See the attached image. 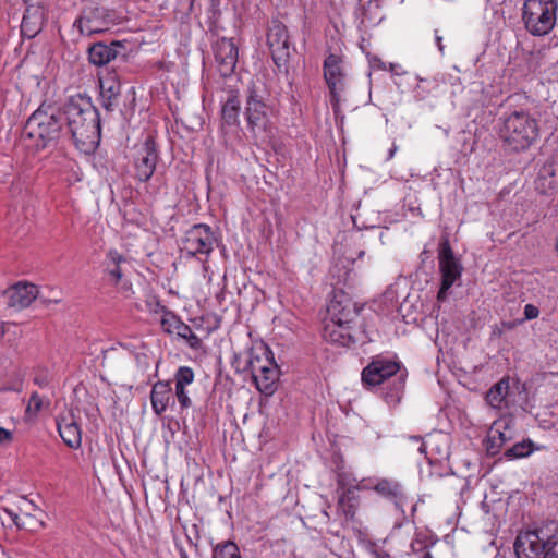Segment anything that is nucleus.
Returning a JSON list of instances; mask_svg holds the SVG:
<instances>
[{
    "mask_svg": "<svg viewBox=\"0 0 558 558\" xmlns=\"http://www.w3.org/2000/svg\"><path fill=\"white\" fill-rule=\"evenodd\" d=\"M557 0H525L523 21L526 29L534 36L548 34L556 23Z\"/></svg>",
    "mask_w": 558,
    "mask_h": 558,
    "instance_id": "6",
    "label": "nucleus"
},
{
    "mask_svg": "<svg viewBox=\"0 0 558 558\" xmlns=\"http://www.w3.org/2000/svg\"><path fill=\"white\" fill-rule=\"evenodd\" d=\"M267 43L276 66L279 71L287 72L288 62L294 48L290 44L286 25L279 20L271 21L267 33Z\"/></svg>",
    "mask_w": 558,
    "mask_h": 558,
    "instance_id": "8",
    "label": "nucleus"
},
{
    "mask_svg": "<svg viewBox=\"0 0 558 558\" xmlns=\"http://www.w3.org/2000/svg\"><path fill=\"white\" fill-rule=\"evenodd\" d=\"M109 276L118 283L122 278V270L119 265L113 266V268L109 269Z\"/></svg>",
    "mask_w": 558,
    "mask_h": 558,
    "instance_id": "41",
    "label": "nucleus"
},
{
    "mask_svg": "<svg viewBox=\"0 0 558 558\" xmlns=\"http://www.w3.org/2000/svg\"><path fill=\"white\" fill-rule=\"evenodd\" d=\"M179 551H180V557H181V558H189V556H187L186 551H185L183 548H181V547H180V548H179Z\"/></svg>",
    "mask_w": 558,
    "mask_h": 558,
    "instance_id": "49",
    "label": "nucleus"
},
{
    "mask_svg": "<svg viewBox=\"0 0 558 558\" xmlns=\"http://www.w3.org/2000/svg\"><path fill=\"white\" fill-rule=\"evenodd\" d=\"M399 371L400 364L398 362L383 356H375L363 368L361 379L365 387H375L397 375Z\"/></svg>",
    "mask_w": 558,
    "mask_h": 558,
    "instance_id": "13",
    "label": "nucleus"
},
{
    "mask_svg": "<svg viewBox=\"0 0 558 558\" xmlns=\"http://www.w3.org/2000/svg\"><path fill=\"white\" fill-rule=\"evenodd\" d=\"M214 54L217 69L221 76L228 77L234 73L239 50L232 39L220 38L214 45Z\"/></svg>",
    "mask_w": 558,
    "mask_h": 558,
    "instance_id": "16",
    "label": "nucleus"
},
{
    "mask_svg": "<svg viewBox=\"0 0 558 558\" xmlns=\"http://www.w3.org/2000/svg\"><path fill=\"white\" fill-rule=\"evenodd\" d=\"M150 401L154 412L161 415L170 404H174L172 388L169 381H157L150 392Z\"/></svg>",
    "mask_w": 558,
    "mask_h": 558,
    "instance_id": "22",
    "label": "nucleus"
},
{
    "mask_svg": "<svg viewBox=\"0 0 558 558\" xmlns=\"http://www.w3.org/2000/svg\"><path fill=\"white\" fill-rule=\"evenodd\" d=\"M538 315H539V310L535 305H533V304L525 305L523 320H531V319L537 318Z\"/></svg>",
    "mask_w": 558,
    "mask_h": 558,
    "instance_id": "37",
    "label": "nucleus"
},
{
    "mask_svg": "<svg viewBox=\"0 0 558 558\" xmlns=\"http://www.w3.org/2000/svg\"><path fill=\"white\" fill-rule=\"evenodd\" d=\"M438 258L441 272V287L438 291L437 299L444 301L447 296V291L452 287L454 281L460 278L462 266L454 257L453 251L447 240L440 244Z\"/></svg>",
    "mask_w": 558,
    "mask_h": 558,
    "instance_id": "11",
    "label": "nucleus"
},
{
    "mask_svg": "<svg viewBox=\"0 0 558 558\" xmlns=\"http://www.w3.org/2000/svg\"><path fill=\"white\" fill-rule=\"evenodd\" d=\"M118 48H121L118 41H112L110 45L96 43L88 48V59L97 66L106 65L117 58Z\"/></svg>",
    "mask_w": 558,
    "mask_h": 558,
    "instance_id": "23",
    "label": "nucleus"
},
{
    "mask_svg": "<svg viewBox=\"0 0 558 558\" xmlns=\"http://www.w3.org/2000/svg\"><path fill=\"white\" fill-rule=\"evenodd\" d=\"M5 512L8 513V515L11 518V520L14 522V524L17 526V523L21 522V517L22 514H17L15 513L14 511L12 510H8L5 509Z\"/></svg>",
    "mask_w": 558,
    "mask_h": 558,
    "instance_id": "46",
    "label": "nucleus"
},
{
    "mask_svg": "<svg viewBox=\"0 0 558 558\" xmlns=\"http://www.w3.org/2000/svg\"><path fill=\"white\" fill-rule=\"evenodd\" d=\"M380 496L391 500L396 506H402L405 500V494L400 483L392 480L383 478L374 487Z\"/></svg>",
    "mask_w": 558,
    "mask_h": 558,
    "instance_id": "26",
    "label": "nucleus"
},
{
    "mask_svg": "<svg viewBox=\"0 0 558 558\" xmlns=\"http://www.w3.org/2000/svg\"><path fill=\"white\" fill-rule=\"evenodd\" d=\"M180 322L181 320L173 313L168 311L162 315L160 324L163 331L173 333L177 332Z\"/></svg>",
    "mask_w": 558,
    "mask_h": 558,
    "instance_id": "34",
    "label": "nucleus"
},
{
    "mask_svg": "<svg viewBox=\"0 0 558 558\" xmlns=\"http://www.w3.org/2000/svg\"><path fill=\"white\" fill-rule=\"evenodd\" d=\"M425 450H426V446L423 444V445L420 447V452H421V453H425Z\"/></svg>",
    "mask_w": 558,
    "mask_h": 558,
    "instance_id": "51",
    "label": "nucleus"
},
{
    "mask_svg": "<svg viewBox=\"0 0 558 558\" xmlns=\"http://www.w3.org/2000/svg\"><path fill=\"white\" fill-rule=\"evenodd\" d=\"M534 184L539 194L553 195L558 192V155L551 156L543 163Z\"/></svg>",
    "mask_w": 558,
    "mask_h": 558,
    "instance_id": "17",
    "label": "nucleus"
},
{
    "mask_svg": "<svg viewBox=\"0 0 558 558\" xmlns=\"http://www.w3.org/2000/svg\"><path fill=\"white\" fill-rule=\"evenodd\" d=\"M435 40H436V44H437V47H438V50L444 53V45H442V37L438 35V32L435 31Z\"/></svg>",
    "mask_w": 558,
    "mask_h": 558,
    "instance_id": "47",
    "label": "nucleus"
},
{
    "mask_svg": "<svg viewBox=\"0 0 558 558\" xmlns=\"http://www.w3.org/2000/svg\"><path fill=\"white\" fill-rule=\"evenodd\" d=\"M558 545V524L549 521L532 531L520 533L514 543L518 558H546Z\"/></svg>",
    "mask_w": 558,
    "mask_h": 558,
    "instance_id": "3",
    "label": "nucleus"
},
{
    "mask_svg": "<svg viewBox=\"0 0 558 558\" xmlns=\"http://www.w3.org/2000/svg\"><path fill=\"white\" fill-rule=\"evenodd\" d=\"M214 558H241V555L234 543L226 542L215 547Z\"/></svg>",
    "mask_w": 558,
    "mask_h": 558,
    "instance_id": "31",
    "label": "nucleus"
},
{
    "mask_svg": "<svg viewBox=\"0 0 558 558\" xmlns=\"http://www.w3.org/2000/svg\"><path fill=\"white\" fill-rule=\"evenodd\" d=\"M113 12L100 5H86L80 16L75 20L76 26L82 35L90 36L108 29L113 23Z\"/></svg>",
    "mask_w": 558,
    "mask_h": 558,
    "instance_id": "9",
    "label": "nucleus"
},
{
    "mask_svg": "<svg viewBox=\"0 0 558 558\" xmlns=\"http://www.w3.org/2000/svg\"><path fill=\"white\" fill-rule=\"evenodd\" d=\"M12 439V433L0 426V445L10 444Z\"/></svg>",
    "mask_w": 558,
    "mask_h": 558,
    "instance_id": "40",
    "label": "nucleus"
},
{
    "mask_svg": "<svg viewBox=\"0 0 558 558\" xmlns=\"http://www.w3.org/2000/svg\"><path fill=\"white\" fill-rule=\"evenodd\" d=\"M121 93V84L116 76L108 75L100 78V96L102 106L107 111L113 110Z\"/></svg>",
    "mask_w": 558,
    "mask_h": 558,
    "instance_id": "24",
    "label": "nucleus"
},
{
    "mask_svg": "<svg viewBox=\"0 0 558 558\" xmlns=\"http://www.w3.org/2000/svg\"><path fill=\"white\" fill-rule=\"evenodd\" d=\"M397 149H398V146L396 144H393L392 147L389 150L388 159H391L395 156Z\"/></svg>",
    "mask_w": 558,
    "mask_h": 558,
    "instance_id": "48",
    "label": "nucleus"
},
{
    "mask_svg": "<svg viewBox=\"0 0 558 558\" xmlns=\"http://www.w3.org/2000/svg\"><path fill=\"white\" fill-rule=\"evenodd\" d=\"M247 368L260 392L267 396L275 392L279 379V367L269 348H263L262 352L260 350L252 351L247 360Z\"/></svg>",
    "mask_w": 558,
    "mask_h": 558,
    "instance_id": "5",
    "label": "nucleus"
},
{
    "mask_svg": "<svg viewBox=\"0 0 558 558\" xmlns=\"http://www.w3.org/2000/svg\"><path fill=\"white\" fill-rule=\"evenodd\" d=\"M193 332L192 328L184 324L183 322H180L179 326H178V329H177V335L183 339L185 338H189V336Z\"/></svg>",
    "mask_w": 558,
    "mask_h": 558,
    "instance_id": "38",
    "label": "nucleus"
},
{
    "mask_svg": "<svg viewBox=\"0 0 558 558\" xmlns=\"http://www.w3.org/2000/svg\"><path fill=\"white\" fill-rule=\"evenodd\" d=\"M359 507V499L352 489L343 492L338 500V509L348 519H353Z\"/></svg>",
    "mask_w": 558,
    "mask_h": 558,
    "instance_id": "29",
    "label": "nucleus"
},
{
    "mask_svg": "<svg viewBox=\"0 0 558 558\" xmlns=\"http://www.w3.org/2000/svg\"><path fill=\"white\" fill-rule=\"evenodd\" d=\"M108 259L113 264V266L119 265L124 262V257L118 251H110L107 255Z\"/></svg>",
    "mask_w": 558,
    "mask_h": 558,
    "instance_id": "39",
    "label": "nucleus"
},
{
    "mask_svg": "<svg viewBox=\"0 0 558 558\" xmlns=\"http://www.w3.org/2000/svg\"><path fill=\"white\" fill-rule=\"evenodd\" d=\"M194 380V372L191 367L181 366L174 375L175 387H186Z\"/></svg>",
    "mask_w": 558,
    "mask_h": 558,
    "instance_id": "33",
    "label": "nucleus"
},
{
    "mask_svg": "<svg viewBox=\"0 0 558 558\" xmlns=\"http://www.w3.org/2000/svg\"><path fill=\"white\" fill-rule=\"evenodd\" d=\"M62 114L76 148L84 154L93 153L100 142V119L90 99L71 98Z\"/></svg>",
    "mask_w": 558,
    "mask_h": 558,
    "instance_id": "1",
    "label": "nucleus"
},
{
    "mask_svg": "<svg viewBox=\"0 0 558 558\" xmlns=\"http://www.w3.org/2000/svg\"><path fill=\"white\" fill-rule=\"evenodd\" d=\"M63 129V114L52 106L41 105L27 119L24 134L35 141L37 148L57 143Z\"/></svg>",
    "mask_w": 558,
    "mask_h": 558,
    "instance_id": "2",
    "label": "nucleus"
},
{
    "mask_svg": "<svg viewBox=\"0 0 558 558\" xmlns=\"http://www.w3.org/2000/svg\"><path fill=\"white\" fill-rule=\"evenodd\" d=\"M43 25V11L39 8L29 7L26 9L22 24L21 32L24 36L29 38L34 37L41 29Z\"/></svg>",
    "mask_w": 558,
    "mask_h": 558,
    "instance_id": "27",
    "label": "nucleus"
},
{
    "mask_svg": "<svg viewBox=\"0 0 558 558\" xmlns=\"http://www.w3.org/2000/svg\"><path fill=\"white\" fill-rule=\"evenodd\" d=\"M534 450V444L531 440H523L514 444L511 448L506 450L505 457L508 459H519L531 454Z\"/></svg>",
    "mask_w": 558,
    "mask_h": 558,
    "instance_id": "30",
    "label": "nucleus"
},
{
    "mask_svg": "<svg viewBox=\"0 0 558 558\" xmlns=\"http://www.w3.org/2000/svg\"><path fill=\"white\" fill-rule=\"evenodd\" d=\"M507 328L511 329L513 328L514 324L513 323H507V324H504Z\"/></svg>",
    "mask_w": 558,
    "mask_h": 558,
    "instance_id": "52",
    "label": "nucleus"
},
{
    "mask_svg": "<svg viewBox=\"0 0 558 558\" xmlns=\"http://www.w3.org/2000/svg\"><path fill=\"white\" fill-rule=\"evenodd\" d=\"M538 122L526 111H513L504 118L500 137L512 150L529 148L538 137Z\"/></svg>",
    "mask_w": 558,
    "mask_h": 558,
    "instance_id": "4",
    "label": "nucleus"
},
{
    "mask_svg": "<svg viewBox=\"0 0 558 558\" xmlns=\"http://www.w3.org/2000/svg\"><path fill=\"white\" fill-rule=\"evenodd\" d=\"M158 161V153L155 140L148 136L145 142L136 147L134 165L136 169V177L143 181H148L156 169Z\"/></svg>",
    "mask_w": 558,
    "mask_h": 558,
    "instance_id": "15",
    "label": "nucleus"
},
{
    "mask_svg": "<svg viewBox=\"0 0 558 558\" xmlns=\"http://www.w3.org/2000/svg\"><path fill=\"white\" fill-rule=\"evenodd\" d=\"M509 379L502 378L488 390L486 393V401L490 407L501 409L504 405L507 407Z\"/></svg>",
    "mask_w": 558,
    "mask_h": 558,
    "instance_id": "28",
    "label": "nucleus"
},
{
    "mask_svg": "<svg viewBox=\"0 0 558 558\" xmlns=\"http://www.w3.org/2000/svg\"><path fill=\"white\" fill-rule=\"evenodd\" d=\"M186 387H175V397L182 409H187L192 405V401L185 389Z\"/></svg>",
    "mask_w": 558,
    "mask_h": 558,
    "instance_id": "36",
    "label": "nucleus"
},
{
    "mask_svg": "<svg viewBox=\"0 0 558 558\" xmlns=\"http://www.w3.org/2000/svg\"><path fill=\"white\" fill-rule=\"evenodd\" d=\"M359 308L345 294L336 295L328 306L330 320L351 324L359 316Z\"/></svg>",
    "mask_w": 558,
    "mask_h": 558,
    "instance_id": "19",
    "label": "nucleus"
},
{
    "mask_svg": "<svg viewBox=\"0 0 558 558\" xmlns=\"http://www.w3.org/2000/svg\"><path fill=\"white\" fill-rule=\"evenodd\" d=\"M241 100L238 95L231 94L221 108V120L223 128L238 129L240 125L239 114Z\"/></svg>",
    "mask_w": 558,
    "mask_h": 558,
    "instance_id": "25",
    "label": "nucleus"
},
{
    "mask_svg": "<svg viewBox=\"0 0 558 558\" xmlns=\"http://www.w3.org/2000/svg\"><path fill=\"white\" fill-rule=\"evenodd\" d=\"M424 558H433L432 554L429 551H426L424 554Z\"/></svg>",
    "mask_w": 558,
    "mask_h": 558,
    "instance_id": "53",
    "label": "nucleus"
},
{
    "mask_svg": "<svg viewBox=\"0 0 558 558\" xmlns=\"http://www.w3.org/2000/svg\"><path fill=\"white\" fill-rule=\"evenodd\" d=\"M34 383L40 388L47 387L49 384V379L46 375H36L34 377Z\"/></svg>",
    "mask_w": 558,
    "mask_h": 558,
    "instance_id": "43",
    "label": "nucleus"
},
{
    "mask_svg": "<svg viewBox=\"0 0 558 558\" xmlns=\"http://www.w3.org/2000/svg\"><path fill=\"white\" fill-rule=\"evenodd\" d=\"M58 432L66 446L72 449H77L82 444L81 428L72 413L69 415L60 416L57 420Z\"/></svg>",
    "mask_w": 558,
    "mask_h": 558,
    "instance_id": "21",
    "label": "nucleus"
},
{
    "mask_svg": "<svg viewBox=\"0 0 558 558\" xmlns=\"http://www.w3.org/2000/svg\"><path fill=\"white\" fill-rule=\"evenodd\" d=\"M214 233L209 226L199 223L191 227L182 240V251L189 255H209L214 248Z\"/></svg>",
    "mask_w": 558,
    "mask_h": 558,
    "instance_id": "12",
    "label": "nucleus"
},
{
    "mask_svg": "<svg viewBox=\"0 0 558 558\" xmlns=\"http://www.w3.org/2000/svg\"><path fill=\"white\" fill-rule=\"evenodd\" d=\"M323 338L327 342L341 347H350L355 342V339L351 333V326L336 320H330L325 325Z\"/></svg>",
    "mask_w": 558,
    "mask_h": 558,
    "instance_id": "20",
    "label": "nucleus"
},
{
    "mask_svg": "<svg viewBox=\"0 0 558 558\" xmlns=\"http://www.w3.org/2000/svg\"><path fill=\"white\" fill-rule=\"evenodd\" d=\"M244 114L247 128L255 138H265L269 135L268 109L255 85L248 87Z\"/></svg>",
    "mask_w": 558,
    "mask_h": 558,
    "instance_id": "7",
    "label": "nucleus"
},
{
    "mask_svg": "<svg viewBox=\"0 0 558 558\" xmlns=\"http://www.w3.org/2000/svg\"><path fill=\"white\" fill-rule=\"evenodd\" d=\"M43 408V399L37 392H33L26 407V414L36 416Z\"/></svg>",
    "mask_w": 558,
    "mask_h": 558,
    "instance_id": "35",
    "label": "nucleus"
},
{
    "mask_svg": "<svg viewBox=\"0 0 558 558\" xmlns=\"http://www.w3.org/2000/svg\"><path fill=\"white\" fill-rule=\"evenodd\" d=\"M4 335V327H3V323L0 322V338L3 337Z\"/></svg>",
    "mask_w": 558,
    "mask_h": 558,
    "instance_id": "50",
    "label": "nucleus"
},
{
    "mask_svg": "<svg viewBox=\"0 0 558 558\" xmlns=\"http://www.w3.org/2000/svg\"><path fill=\"white\" fill-rule=\"evenodd\" d=\"M390 71H391V73H393L396 75H403V74H405V71L402 69V66L400 64L391 63L390 64Z\"/></svg>",
    "mask_w": 558,
    "mask_h": 558,
    "instance_id": "45",
    "label": "nucleus"
},
{
    "mask_svg": "<svg viewBox=\"0 0 558 558\" xmlns=\"http://www.w3.org/2000/svg\"><path fill=\"white\" fill-rule=\"evenodd\" d=\"M38 288L33 283L19 282L4 292L7 305L14 310L29 306L38 296Z\"/></svg>",
    "mask_w": 558,
    "mask_h": 558,
    "instance_id": "18",
    "label": "nucleus"
},
{
    "mask_svg": "<svg viewBox=\"0 0 558 558\" xmlns=\"http://www.w3.org/2000/svg\"><path fill=\"white\" fill-rule=\"evenodd\" d=\"M515 437L514 420L502 416L496 420L487 432L486 450L489 456H496L501 448Z\"/></svg>",
    "mask_w": 558,
    "mask_h": 558,
    "instance_id": "14",
    "label": "nucleus"
},
{
    "mask_svg": "<svg viewBox=\"0 0 558 558\" xmlns=\"http://www.w3.org/2000/svg\"><path fill=\"white\" fill-rule=\"evenodd\" d=\"M185 340H187V342L192 349H198L202 343L201 339L194 332H192L189 336V338H185Z\"/></svg>",
    "mask_w": 558,
    "mask_h": 558,
    "instance_id": "42",
    "label": "nucleus"
},
{
    "mask_svg": "<svg viewBox=\"0 0 558 558\" xmlns=\"http://www.w3.org/2000/svg\"><path fill=\"white\" fill-rule=\"evenodd\" d=\"M364 255V251L360 252L359 257H362Z\"/></svg>",
    "mask_w": 558,
    "mask_h": 558,
    "instance_id": "54",
    "label": "nucleus"
},
{
    "mask_svg": "<svg viewBox=\"0 0 558 558\" xmlns=\"http://www.w3.org/2000/svg\"><path fill=\"white\" fill-rule=\"evenodd\" d=\"M324 78L329 89L332 109L337 112L340 108L342 94L345 90V73L342 68V59L337 54H329L324 61Z\"/></svg>",
    "mask_w": 558,
    "mask_h": 558,
    "instance_id": "10",
    "label": "nucleus"
},
{
    "mask_svg": "<svg viewBox=\"0 0 558 558\" xmlns=\"http://www.w3.org/2000/svg\"><path fill=\"white\" fill-rule=\"evenodd\" d=\"M45 526V523L41 519H38L35 514L31 513H22L21 522L17 523L19 529L37 531Z\"/></svg>",
    "mask_w": 558,
    "mask_h": 558,
    "instance_id": "32",
    "label": "nucleus"
},
{
    "mask_svg": "<svg viewBox=\"0 0 558 558\" xmlns=\"http://www.w3.org/2000/svg\"><path fill=\"white\" fill-rule=\"evenodd\" d=\"M148 305L150 306V311H153V312H155V313H159V312H161V313H162V315H163V314H165V312H168V311L166 310V307H165V306H162V305H160V304H159V302H157V301H156V302H154V303H153V302H148Z\"/></svg>",
    "mask_w": 558,
    "mask_h": 558,
    "instance_id": "44",
    "label": "nucleus"
}]
</instances>
